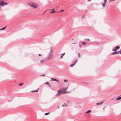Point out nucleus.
<instances>
[{
  "label": "nucleus",
  "instance_id": "9d476101",
  "mask_svg": "<svg viewBox=\"0 0 121 121\" xmlns=\"http://www.w3.org/2000/svg\"><path fill=\"white\" fill-rule=\"evenodd\" d=\"M77 60H76L73 62V64L74 65H75V64L77 62Z\"/></svg>",
  "mask_w": 121,
  "mask_h": 121
},
{
  "label": "nucleus",
  "instance_id": "aec40b11",
  "mask_svg": "<svg viewBox=\"0 0 121 121\" xmlns=\"http://www.w3.org/2000/svg\"><path fill=\"white\" fill-rule=\"evenodd\" d=\"M91 112V111L90 110H89L88 111L86 112L85 113H86L87 112Z\"/></svg>",
  "mask_w": 121,
  "mask_h": 121
},
{
  "label": "nucleus",
  "instance_id": "a18cd8bd",
  "mask_svg": "<svg viewBox=\"0 0 121 121\" xmlns=\"http://www.w3.org/2000/svg\"><path fill=\"white\" fill-rule=\"evenodd\" d=\"M73 44H75V43H73Z\"/></svg>",
  "mask_w": 121,
  "mask_h": 121
},
{
  "label": "nucleus",
  "instance_id": "cd10ccee",
  "mask_svg": "<svg viewBox=\"0 0 121 121\" xmlns=\"http://www.w3.org/2000/svg\"><path fill=\"white\" fill-rule=\"evenodd\" d=\"M65 53H62V54H61L62 55V56H63L64 55H65Z\"/></svg>",
  "mask_w": 121,
  "mask_h": 121
},
{
  "label": "nucleus",
  "instance_id": "37998d69",
  "mask_svg": "<svg viewBox=\"0 0 121 121\" xmlns=\"http://www.w3.org/2000/svg\"><path fill=\"white\" fill-rule=\"evenodd\" d=\"M58 108H59V106H58Z\"/></svg>",
  "mask_w": 121,
  "mask_h": 121
},
{
  "label": "nucleus",
  "instance_id": "423d86ee",
  "mask_svg": "<svg viewBox=\"0 0 121 121\" xmlns=\"http://www.w3.org/2000/svg\"><path fill=\"white\" fill-rule=\"evenodd\" d=\"M51 81H56L57 82H58V80L57 79L54 78H51Z\"/></svg>",
  "mask_w": 121,
  "mask_h": 121
},
{
  "label": "nucleus",
  "instance_id": "7c9ffc66",
  "mask_svg": "<svg viewBox=\"0 0 121 121\" xmlns=\"http://www.w3.org/2000/svg\"><path fill=\"white\" fill-rule=\"evenodd\" d=\"M119 53L120 54H121V49H120V51H119Z\"/></svg>",
  "mask_w": 121,
  "mask_h": 121
},
{
  "label": "nucleus",
  "instance_id": "bb28decb",
  "mask_svg": "<svg viewBox=\"0 0 121 121\" xmlns=\"http://www.w3.org/2000/svg\"><path fill=\"white\" fill-rule=\"evenodd\" d=\"M64 81L65 82H67L68 81V80H64Z\"/></svg>",
  "mask_w": 121,
  "mask_h": 121
},
{
  "label": "nucleus",
  "instance_id": "4c0bfd02",
  "mask_svg": "<svg viewBox=\"0 0 121 121\" xmlns=\"http://www.w3.org/2000/svg\"><path fill=\"white\" fill-rule=\"evenodd\" d=\"M79 47H80V48H81V45L80 44V45H79Z\"/></svg>",
  "mask_w": 121,
  "mask_h": 121
},
{
  "label": "nucleus",
  "instance_id": "473e14b6",
  "mask_svg": "<svg viewBox=\"0 0 121 121\" xmlns=\"http://www.w3.org/2000/svg\"><path fill=\"white\" fill-rule=\"evenodd\" d=\"M107 0H104V2L106 3Z\"/></svg>",
  "mask_w": 121,
  "mask_h": 121
},
{
  "label": "nucleus",
  "instance_id": "2eb2a0df",
  "mask_svg": "<svg viewBox=\"0 0 121 121\" xmlns=\"http://www.w3.org/2000/svg\"><path fill=\"white\" fill-rule=\"evenodd\" d=\"M115 48L117 49H119L120 47L119 46H116L115 47Z\"/></svg>",
  "mask_w": 121,
  "mask_h": 121
},
{
  "label": "nucleus",
  "instance_id": "9b49d317",
  "mask_svg": "<svg viewBox=\"0 0 121 121\" xmlns=\"http://www.w3.org/2000/svg\"><path fill=\"white\" fill-rule=\"evenodd\" d=\"M7 27L6 26H5L2 29H0V30H4Z\"/></svg>",
  "mask_w": 121,
  "mask_h": 121
},
{
  "label": "nucleus",
  "instance_id": "79ce46f5",
  "mask_svg": "<svg viewBox=\"0 0 121 121\" xmlns=\"http://www.w3.org/2000/svg\"><path fill=\"white\" fill-rule=\"evenodd\" d=\"M91 0H88V1H90Z\"/></svg>",
  "mask_w": 121,
  "mask_h": 121
},
{
  "label": "nucleus",
  "instance_id": "4468645a",
  "mask_svg": "<svg viewBox=\"0 0 121 121\" xmlns=\"http://www.w3.org/2000/svg\"><path fill=\"white\" fill-rule=\"evenodd\" d=\"M32 4H33V3H28V4L31 7V5H32Z\"/></svg>",
  "mask_w": 121,
  "mask_h": 121
},
{
  "label": "nucleus",
  "instance_id": "c85d7f7f",
  "mask_svg": "<svg viewBox=\"0 0 121 121\" xmlns=\"http://www.w3.org/2000/svg\"><path fill=\"white\" fill-rule=\"evenodd\" d=\"M100 104V103H97L96 104V105H99Z\"/></svg>",
  "mask_w": 121,
  "mask_h": 121
},
{
  "label": "nucleus",
  "instance_id": "20e7f679",
  "mask_svg": "<svg viewBox=\"0 0 121 121\" xmlns=\"http://www.w3.org/2000/svg\"><path fill=\"white\" fill-rule=\"evenodd\" d=\"M0 5L3 6L4 5V3L3 0H0Z\"/></svg>",
  "mask_w": 121,
  "mask_h": 121
},
{
  "label": "nucleus",
  "instance_id": "ddd939ff",
  "mask_svg": "<svg viewBox=\"0 0 121 121\" xmlns=\"http://www.w3.org/2000/svg\"><path fill=\"white\" fill-rule=\"evenodd\" d=\"M106 3V2H104V3H103L102 4V5L103 6V7H104Z\"/></svg>",
  "mask_w": 121,
  "mask_h": 121
},
{
  "label": "nucleus",
  "instance_id": "e433bc0d",
  "mask_svg": "<svg viewBox=\"0 0 121 121\" xmlns=\"http://www.w3.org/2000/svg\"><path fill=\"white\" fill-rule=\"evenodd\" d=\"M65 105H66H66H62V106H63V107H64V106Z\"/></svg>",
  "mask_w": 121,
  "mask_h": 121
},
{
  "label": "nucleus",
  "instance_id": "39448f33",
  "mask_svg": "<svg viewBox=\"0 0 121 121\" xmlns=\"http://www.w3.org/2000/svg\"><path fill=\"white\" fill-rule=\"evenodd\" d=\"M53 55H52L49 54L48 57V60L52 58Z\"/></svg>",
  "mask_w": 121,
  "mask_h": 121
},
{
  "label": "nucleus",
  "instance_id": "72a5a7b5",
  "mask_svg": "<svg viewBox=\"0 0 121 121\" xmlns=\"http://www.w3.org/2000/svg\"><path fill=\"white\" fill-rule=\"evenodd\" d=\"M63 56L62 55L60 57V58H62L63 57Z\"/></svg>",
  "mask_w": 121,
  "mask_h": 121
},
{
  "label": "nucleus",
  "instance_id": "dca6fc26",
  "mask_svg": "<svg viewBox=\"0 0 121 121\" xmlns=\"http://www.w3.org/2000/svg\"><path fill=\"white\" fill-rule=\"evenodd\" d=\"M81 43L83 45H85L86 44V42H82Z\"/></svg>",
  "mask_w": 121,
  "mask_h": 121
},
{
  "label": "nucleus",
  "instance_id": "393cba45",
  "mask_svg": "<svg viewBox=\"0 0 121 121\" xmlns=\"http://www.w3.org/2000/svg\"><path fill=\"white\" fill-rule=\"evenodd\" d=\"M49 113V112L48 113H45V115H48Z\"/></svg>",
  "mask_w": 121,
  "mask_h": 121
},
{
  "label": "nucleus",
  "instance_id": "ea45409f",
  "mask_svg": "<svg viewBox=\"0 0 121 121\" xmlns=\"http://www.w3.org/2000/svg\"><path fill=\"white\" fill-rule=\"evenodd\" d=\"M48 86L50 87H51L50 85V84H49V85H48Z\"/></svg>",
  "mask_w": 121,
  "mask_h": 121
},
{
  "label": "nucleus",
  "instance_id": "f704fd0d",
  "mask_svg": "<svg viewBox=\"0 0 121 121\" xmlns=\"http://www.w3.org/2000/svg\"><path fill=\"white\" fill-rule=\"evenodd\" d=\"M45 75V74H43V75H41V76H44Z\"/></svg>",
  "mask_w": 121,
  "mask_h": 121
},
{
  "label": "nucleus",
  "instance_id": "a19ab883",
  "mask_svg": "<svg viewBox=\"0 0 121 121\" xmlns=\"http://www.w3.org/2000/svg\"><path fill=\"white\" fill-rule=\"evenodd\" d=\"M89 39H87V40H88V41H89Z\"/></svg>",
  "mask_w": 121,
  "mask_h": 121
},
{
  "label": "nucleus",
  "instance_id": "c03bdc74",
  "mask_svg": "<svg viewBox=\"0 0 121 121\" xmlns=\"http://www.w3.org/2000/svg\"><path fill=\"white\" fill-rule=\"evenodd\" d=\"M66 93V92H64V93Z\"/></svg>",
  "mask_w": 121,
  "mask_h": 121
},
{
  "label": "nucleus",
  "instance_id": "6e6552de",
  "mask_svg": "<svg viewBox=\"0 0 121 121\" xmlns=\"http://www.w3.org/2000/svg\"><path fill=\"white\" fill-rule=\"evenodd\" d=\"M52 11L51 12H50V13H55V11L54 10V9H52Z\"/></svg>",
  "mask_w": 121,
  "mask_h": 121
},
{
  "label": "nucleus",
  "instance_id": "f03ea898",
  "mask_svg": "<svg viewBox=\"0 0 121 121\" xmlns=\"http://www.w3.org/2000/svg\"><path fill=\"white\" fill-rule=\"evenodd\" d=\"M31 7H32L35 8H36L37 7V4L35 3H33L32 4Z\"/></svg>",
  "mask_w": 121,
  "mask_h": 121
},
{
  "label": "nucleus",
  "instance_id": "de8ad7c7",
  "mask_svg": "<svg viewBox=\"0 0 121 121\" xmlns=\"http://www.w3.org/2000/svg\"><path fill=\"white\" fill-rule=\"evenodd\" d=\"M86 83V84H87V83Z\"/></svg>",
  "mask_w": 121,
  "mask_h": 121
},
{
  "label": "nucleus",
  "instance_id": "2f4dec72",
  "mask_svg": "<svg viewBox=\"0 0 121 121\" xmlns=\"http://www.w3.org/2000/svg\"><path fill=\"white\" fill-rule=\"evenodd\" d=\"M68 88V87L67 88H65V90H67V88Z\"/></svg>",
  "mask_w": 121,
  "mask_h": 121
},
{
  "label": "nucleus",
  "instance_id": "49530a36",
  "mask_svg": "<svg viewBox=\"0 0 121 121\" xmlns=\"http://www.w3.org/2000/svg\"><path fill=\"white\" fill-rule=\"evenodd\" d=\"M45 12H44V13H43V14H44V13Z\"/></svg>",
  "mask_w": 121,
  "mask_h": 121
},
{
  "label": "nucleus",
  "instance_id": "1a4fd4ad",
  "mask_svg": "<svg viewBox=\"0 0 121 121\" xmlns=\"http://www.w3.org/2000/svg\"><path fill=\"white\" fill-rule=\"evenodd\" d=\"M38 91V89L37 90H36L32 91H31V92H37Z\"/></svg>",
  "mask_w": 121,
  "mask_h": 121
},
{
  "label": "nucleus",
  "instance_id": "4be33fe9",
  "mask_svg": "<svg viewBox=\"0 0 121 121\" xmlns=\"http://www.w3.org/2000/svg\"><path fill=\"white\" fill-rule=\"evenodd\" d=\"M74 65L73 64H71L70 65V66L71 67H73Z\"/></svg>",
  "mask_w": 121,
  "mask_h": 121
},
{
  "label": "nucleus",
  "instance_id": "f8f14e48",
  "mask_svg": "<svg viewBox=\"0 0 121 121\" xmlns=\"http://www.w3.org/2000/svg\"><path fill=\"white\" fill-rule=\"evenodd\" d=\"M121 99V97H119L117 98L116 99L117 100H120Z\"/></svg>",
  "mask_w": 121,
  "mask_h": 121
},
{
  "label": "nucleus",
  "instance_id": "f257e3e1",
  "mask_svg": "<svg viewBox=\"0 0 121 121\" xmlns=\"http://www.w3.org/2000/svg\"><path fill=\"white\" fill-rule=\"evenodd\" d=\"M62 93L61 91L60 90H59L57 91V93L55 95V96H58L61 95Z\"/></svg>",
  "mask_w": 121,
  "mask_h": 121
},
{
  "label": "nucleus",
  "instance_id": "7ed1b4c3",
  "mask_svg": "<svg viewBox=\"0 0 121 121\" xmlns=\"http://www.w3.org/2000/svg\"><path fill=\"white\" fill-rule=\"evenodd\" d=\"M119 53V51H115V52H113L112 53H111V55H115V54H118Z\"/></svg>",
  "mask_w": 121,
  "mask_h": 121
},
{
  "label": "nucleus",
  "instance_id": "b1692460",
  "mask_svg": "<svg viewBox=\"0 0 121 121\" xmlns=\"http://www.w3.org/2000/svg\"><path fill=\"white\" fill-rule=\"evenodd\" d=\"M78 57H80V55L79 53H78Z\"/></svg>",
  "mask_w": 121,
  "mask_h": 121
},
{
  "label": "nucleus",
  "instance_id": "58836bf2",
  "mask_svg": "<svg viewBox=\"0 0 121 121\" xmlns=\"http://www.w3.org/2000/svg\"><path fill=\"white\" fill-rule=\"evenodd\" d=\"M41 54H39V56H41Z\"/></svg>",
  "mask_w": 121,
  "mask_h": 121
},
{
  "label": "nucleus",
  "instance_id": "c9c22d12",
  "mask_svg": "<svg viewBox=\"0 0 121 121\" xmlns=\"http://www.w3.org/2000/svg\"><path fill=\"white\" fill-rule=\"evenodd\" d=\"M115 0H110V1H113Z\"/></svg>",
  "mask_w": 121,
  "mask_h": 121
},
{
  "label": "nucleus",
  "instance_id": "a211bd4d",
  "mask_svg": "<svg viewBox=\"0 0 121 121\" xmlns=\"http://www.w3.org/2000/svg\"><path fill=\"white\" fill-rule=\"evenodd\" d=\"M24 84V83H20L19 84V86H22V85H23Z\"/></svg>",
  "mask_w": 121,
  "mask_h": 121
},
{
  "label": "nucleus",
  "instance_id": "5701e85b",
  "mask_svg": "<svg viewBox=\"0 0 121 121\" xmlns=\"http://www.w3.org/2000/svg\"><path fill=\"white\" fill-rule=\"evenodd\" d=\"M4 5H7L8 4V3H7V2H4Z\"/></svg>",
  "mask_w": 121,
  "mask_h": 121
},
{
  "label": "nucleus",
  "instance_id": "a878e982",
  "mask_svg": "<svg viewBox=\"0 0 121 121\" xmlns=\"http://www.w3.org/2000/svg\"><path fill=\"white\" fill-rule=\"evenodd\" d=\"M103 103V101H101V102H100V104H102Z\"/></svg>",
  "mask_w": 121,
  "mask_h": 121
},
{
  "label": "nucleus",
  "instance_id": "f3484780",
  "mask_svg": "<svg viewBox=\"0 0 121 121\" xmlns=\"http://www.w3.org/2000/svg\"><path fill=\"white\" fill-rule=\"evenodd\" d=\"M112 50L113 51L115 52V51H117V49L116 48H114V49H113Z\"/></svg>",
  "mask_w": 121,
  "mask_h": 121
},
{
  "label": "nucleus",
  "instance_id": "412c9836",
  "mask_svg": "<svg viewBox=\"0 0 121 121\" xmlns=\"http://www.w3.org/2000/svg\"><path fill=\"white\" fill-rule=\"evenodd\" d=\"M44 61V60H41L40 61V62L41 63H42Z\"/></svg>",
  "mask_w": 121,
  "mask_h": 121
},
{
  "label": "nucleus",
  "instance_id": "c756f323",
  "mask_svg": "<svg viewBox=\"0 0 121 121\" xmlns=\"http://www.w3.org/2000/svg\"><path fill=\"white\" fill-rule=\"evenodd\" d=\"M64 11V10H61L60 11V12H63V11Z\"/></svg>",
  "mask_w": 121,
  "mask_h": 121
},
{
  "label": "nucleus",
  "instance_id": "0eeeda50",
  "mask_svg": "<svg viewBox=\"0 0 121 121\" xmlns=\"http://www.w3.org/2000/svg\"><path fill=\"white\" fill-rule=\"evenodd\" d=\"M53 52V50L52 49H50V51L49 54L51 55H52V54Z\"/></svg>",
  "mask_w": 121,
  "mask_h": 121
},
{
  "label": "nucleus",
  "instance_id": "6ab92c4d",
  "mask_svg": "<svg viewBox=\"0 0 121 121\" xmlns=\"http://www.w3.org/2000/svg\"><path fill=\"white\" fill-rule=\"evenodd\" d=\"M44 84H47V85H49V82H46L44 83Z\"/></svg>",
  "mask_w": 121,
  "mask_h": 121
}]
</instances>
